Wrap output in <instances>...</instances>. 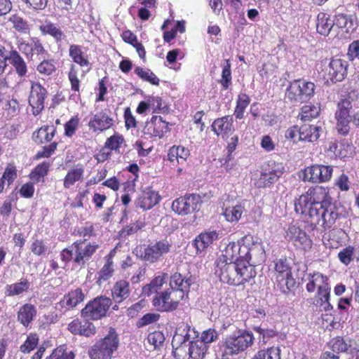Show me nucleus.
I'll return each instance as SVG.
<instances>
[{"label": "nucleus", "mask_w": 359, "mask_h": 359, "mask_svg": "<svg viewBox=\"0 0 359 359\" xmlns=\"http://www.w3.org/2000/svg\"><path fill=\"white\" fill-rule=\"evenodd\" d=\"M297 214L307 215L308 222L313 228L324 231L336 226L338 221L347 217V212L340 204L333 202L328 187L315 186L294 200Z\"/></svg>", "instance_id": "nucleus-1"}, {"label": "nucleus", "mask_w": 359, "mask_h": 359, "mask_svg": "<svg viewBox=\"0 0 359 359\" xmlns=\"http://www.w3.org/2000/svg\"><path fill=\"white\" fill-rule=\"evenodd\" d=\"M215 265L216 276L222 283L231 286L245 285L256 276L253 266L243 261L224 262L217 259Z\"/></svg>", "instance_id": "nucleus-2"}, {"label": "nucleus", "mask_w": 359, "mask_h": 359, "mask_svg": "<svg viewBox=\"0 0 359 359\" xmlns=\"http://www.w3.org/2000/svg\"><path fill=\"white\" fill-rule=\"evenodd\" d=\"M99 248L100 245L95 241L79 239L72 244L70 248H66L60 252L61 260L65 264L72 262L76 266L84 268Z\"/></svg>", "instance_id": "nucleus-3"}, {"label": "nucleus", "mask_w": 359, "mask_h": 359, "mask_svg": "<svg viewBox=\"0 0 359 359\" xmlns=\"http://www.w3.org/2000/svg\"><path fill=\"white\" fill-rule=\"evenodd\" d=\"M69 56L72 61L69 65L67 77L70 83L71 90L79 94L81 81L79 79V68L86 69V72L91 69L92 64L90 62L89 55L83 50V47L78 44H70L69 47Z\"/></svg>", "instance_id": "nucleus-4"}, {"label": "nucleus", "mask_w": 359, "mask_h": 359, "mask_svg": "<svg viewBox=\"0 0 359 359\" xmlns=\"http://www.w3.org/2000/svg\"><path fill=\"white\" fill-rule=\"evenodd\" d=\"M120 345L118 334L114 327L90 347L88 355L90 359H111Z\"/></svg>", "instance_id": "nucleus-5"}, {"label": "nucleus", "mask_w": 359, "mask_h": 359, "mask_svg": "<svg viewBox=\"0 0 359 359\" xmlns=\"http://www.w3.org/2000/svg\"><path fill=\"white\" fill-rule=\"evenodd\" d=\"M57 133V128L53 125H43L38 130L33 132L32 140L37 144L50 143L42 147V149L38 151L34 156L35 160H39L43 158H49L55 154L58 147V142H52Z\"/></svg>", "instance_id": "nucleus-6"}, {"label": "nucleus", "mask_w": 359, "mask_h": 359, "mask_svg": "<svg viewBox=\"0 0 359 359\" xmlns=\"http://www.w3.org/2000/svg\"><path fill=\"white\" fill-rule=\"evenodd\" d=\"M255 341L252 332L238 329L225 337L222 341V349L231 355H236L251 347Z\"/></svg>", "instance_id": "nucleus-7"}, {"label": "nucleus", "mask_w": 359, "mask_h": 359, "mask_svg": "<svg viewBox=\"0 0 359 359\" xmlns=\"http://www.w3.org/2000/svg\"><path fill=\"white\" fill-rule=\"evenodd\" d=\"M314 83L304 79H294L290 83L285 92L286 97L293 104L310 100L315 94Z\"/></svg>", "instance_id": "nucleus-8"}, {"label": "nucleus", "mask_w": 359, "mask_h": 359, "mask_svg": "<svg viewBox=\"0 0 359 359\" xmlns=\"http://www.w3.org/2000/svg\"><path fill=\"white\" fill-rule=\"evenodd\" d=\"M112 305L111 299L103 295L95 297L89 301L81 311V316L88 320H98L107 316Z\"/></svg>", "instance_id": "nucleus-9"}, {"label": "nucleus", "mask_w": 359, "mask_h": 359, "mask_svg": "<svg viewBox=\"0 0 359 359\" xmlns=\"http://www.w3.org/2000/svg\"><path fill=\"white\" fill-rule=\"evenodd\" d=\"M285 167L281 162L273 160L266 161L261 167L260 177L256 182L258 188H269L283 175Z\"/></svg>", "instance_id": "nucleus-10"}, {"label": "nucleus", "mask_w": 359, "mask_h": 359, "mask_svg": "<svg viewBox=\"0 0 359 359\" xmlns=\"http://www.w3.org/2000/svg\"><path fill=\"white\" fill-rule=\"evenodd\" d=\"M202 204V198L197 194H187L173 201L172 210L178 215H187L198 211Z\"/></svg>", "instance_id": "nucleus-11"}, {"label": "nucleus", "mask_w": 359, "mask_h": 359, "mask_svg": "<svg viewBox=\"0 0 359 359\" xmlns=\"http://www.w3.org/2000/svg\"><path fill=\"white\" fill-rule=\"evenodd\" d=\"M285 238L297 250L309 252L313 246V241L307 233L295 225L289 226Z\"/></svg>", "instance_id": "nucleus-12"}, {"label": "nucleus", "mask_w": 359, "mask_h": 359, "mask_svg": "<svg viewBox=\"0 0 359 359\" xmlns=\"http://www.w3.org/2000/svg\"><path fill=\"white\" fill-rule=\"evenodd\" d=\"M275 278L279 284L285 285L291 290L296 285L293 278L292 269L287 257H281L274 262Z\"/></svg>", "instance_id": "nucleus-13"}, {"label": "nucleus", "mask_w": 359, "mask_h": 359, "mask_svg": "<svg viewBox=\"0 0 359 359\" xmlns=\"http://www.w3.org/2000/svg\"><path fill=\"white\" fill-rule=\"evenodd\" d=\"M352 109L351 102L347 99L341 100L337 107L335 118L337 120L336 128L337 132L342 135H346L350 130V111Z\"/></svg>", "instance_id": "nucleus-14"}, {"label": "nucleus", "mask_w": 359, "mask_h": 359, "mask_svg": "<svg viewBox=\"0 0 359 359\" xmlns=\"http://www.w3.org/2000/svg\"><path fill=\"white\" fill-rule=\"evenodd\" d=\"M48 91L39 82L31 81L30 93L28 97L29 106L34 116L39 114L44 109Z\"/></svg>", "instance_id": "nucleus-15"}, {"label": "nucleus", "mask_w": 359, "mask_h": 359, "mask_svg": "<svg viewBox=\"0 0 359 359\" xmlns=\"http://www.w3.org/2000/svg\"><path fill=\"white\" fill-rule=\"evenodd\" d=\"M171 244L166 239H162L154 243L149 244L142 254V259L150 264H154L170 251Z\"/></svg>", "instance_id": "nucleus-16"}, {"label": "nucleus", "mask_w": 359, "mask_h": 359, "mask_svg": "<svg viewBox=\"0 0 359 359\" xmlns=\"http://www.w3.org/2000/svg\"><path fill=\"white\" fill-rule=\"evenodd\" d=\"M115 125V121L105 110H101L92 116L88 126L95 134L102 133Z\"/></svg>", "instance_id": "nucleus-17"}, {"label": "nucleus", "mask_w": 359, "mask_h": 359, "mask_svg": "<svg viewBox=\"0 0 359 359\" xmlns=\"http://www.w3.org/2000/svg\"><path fill=\"white\" fill-rule=\"evenodd\" d=\"M169 123L160 116H153L145 123L143 128L144 135L149 137L161 139L169 131Z\"/></svg>", "instance_id": "nucleus-18"}, {"label": "nucleus", "mask_w": 359, "mask_h": 359, "mask_svg": "<svg viewBox=\"0 0 359 359\" xmlns=\"http://www.w3.org/2000/svg\"><path fill=\"white\" fill-rule=\"evenodd\" d=\"M222 215L225 219L231 223L238 222L245 210V205L241 203L228 196L222 203Z\"/></svg>", "instance_id": "nucleus-19"}, {"label": "nucleus", "mask_w": 359, "mask_h": 359, "mask_svg": "<svg viewBox=\"0 0 359 359\" xmlns=\"http://www.w3.org/2000/svg\"><path fill=\"white\" fill-rule=\"evenodd\" d=\"M348 62L345 60L332 57L326 69L327 79L332 83L341 81L347 74Z\"/></svg>", "instance_id": "nucleus-20"}, {"label": "nucleus", "mask_w": 359, "mask_h": 359, "mask_svg": "<svg viewBox=\"0 0 359 359\" xmlns=\"http://www.w3.org/2000/svg\"><path fill=\"white\" fill-rule=\"evenodd\" d=\"M161 199V196L158 191L151 187H147L139 194L135 204L136 208L146 211L152 209L160 202Z\"/></svg>", "instance_id": "nucleus-21"}, {"label": "nucleus", "mask_w": 359, "mask_h": 359, "mask_svg": "<svg viewBox=\"0 0 359 359\" xmlns=\"http://www.w3.org/2000/svg\"><path fill=\"white\" fill-rule=\"evenodd\" d=\"M110 291L111 302L120 304L130 296V282L125 279H118L114 283Z\"/></svg>", "instance_id": "nucleus-22"}, {"label": "nucleus", "mask_w": 359, "mask_h": 359, "mask_svg": "<svg viewBox=\"0 0 359 359\" xmlns=\"http://www.w3.org/2000/svg\"><path fill=\"white\" fill-rule=\"evenodd\" d=\"M116 253V250L114 248L104 257V264L97 272V276L96 278V283L99 285L108 281L114 276L115 273V265L113 259Z\"/></svg>", "instance_id": "nucleus-23"}, {"label": "nucleus", "mask_w": 359, "mask_h": 359, "mask_svg": "<svg viewBox=\"0 0 359 359\" xmlns=\"http://www.w3.org/2000/svg\"><path fill=\"white\" fill-rule=\"evenodd\" d=\"M67 330L74 335L86 337L95 335L96 333L95 326L88 319L83 321L79 318L74 319L68 324Z\"/></svg>", "instance_id": "nucleus-24"}, {"label": "nucleus", "mask_w": 359, "mask_h": 359, "mask_svg": "<svg viewBox=\"0 0 359 359\" xmlns=\"http://www.w3.org/2000/svg\"><path fill=\"white\" fill-rule=\"evenodd\" d=\"M212 130L217 136L227 138L234 131L233 119L230 115H226L214 120L211 124Z\"/></svg>", "instance_id": "nucleus-25"}, {"label": "nucleus", "mask_w": 359, "mask_h": 359, "mask_svg": "<svg viewBox=\"0 0 359 359\" xmlns=\"http://www.w3.org/2000/svg\"><path fill=\"white\" fill-rule=\"evenodd\" d=\"M219 238V231L208 230L201 232L194 240V245L197 252H203Z\"/></svg>", "instance_id": "nucleus-26"}, {"label": "nucleus", "mask_w": 359, "mask_h": 359, "mask_svg": "<svg viewBox=\"0 0 359 359\" xmlns=\"http://www.w3.org/2000/svg\"><path fill=\"white\" fill-rule=\"evenodd\" d=\"M330 286L329 278L320 272H313L308 274V282L306 285V290L309 293H313L317 291Z\"/></svg>", "instance_id": "nucleus-27"}, {"label": "nucleus", "mask_w": 359, "mask_h": 359, "mask_svg": "<svg viewBox=\"0 0 359 359\" xmlns=\"http://www.w3.org/2000/svg\"><path fill=\"white\" fill-rule=\"evenodd\" d=\"M7 60L14 68L15 72L20 79L27 76L28 67L26 62L16 50H11L7 55Z\"/></svg>", "instance_id": "nucleus-28"}, {"label": "nucleus", "mask_w": 359, "mask_h": 359, "mask_svg": "<svg viewBox=\"0 0 359 359\" xmlns=\"http://www.w3.org/2000/svg\"><path fill=\"white\" fill-rule=\"evenodd\" d=\"M188 339L175 334L172 340V353L175 359H190Z\"/></svg>", "instance_id": "nucleus-29"}, {"label": "nucleus", "mask_w": 359, "mask_h": 359, "mask_svg": "<svg viewBox=\"0 0 359 359\" xmlns=\"http://www.w3.org/2000/svg\"><path fill=\"white\" fill-rule=\"evenodd\" d=\"M86 294L81 287H76L69 291L63 297L60 304H62L68 310L76 307L84 301Z\"/></svg>", "instance_id": "nucleus-30"}, {"label": "nucleus", "mask_w": 359, "mask_h": 359, "mask_svg": "<svg viewBox=\"0 0 359 359\" xmlns=\"http://www.w3.org/2000/svg\"><path fill=\"white\" fill-rule=\"evenodd\" d=\"M246 250L247 245L243 243H241L240 241L229 242L225 249L223 251V253L217 258L221 259L224 261V262H238L239 260V255L241 250Z\"/></svg>", "instance_id": "nucleus-31"}, {"label": "nucleus", "mask_w": 359, "mask_h": 359, "mask_svg": "<svg viewBox=\"0 0 359 359\" xmlns=\"http://www.w3.org/2000/svg\"><path fill=\"white\" fill-rule=\"evenodd\" d=\"M330 286L316 292L313 299V304L318 308L320 311H328L332 310L333 307L330 303Z\"/></svg>", "instance_id": "nucleus-32"}, {"label": "nucleus", "mask_w": 359, "mask_h": 359, "mask_svg": "<svg viewBox=\"0 0 359 359\" xmlns=\"http://www.w3.org/2000/svg\"><path fill=\"white\" fill-rule=\"evenodd\" d=\"M189 156V150L182 145H173L168 152V161L170 162L177 161L179 165H187V159Z\"/></svg>", "instance_id": "nucleus-33"}, {"label": "nucleus", "mask_w": 359, "mask_h": 359, "mask_svg": "<svg viewBox=\"0 0 359 359\" xmlns=\"http://www.w3.org/2000/svg\"><path fill=\"white\" fill-rule=\"evenodd\" d=\"M152 304L157 311L161 312L174 311L172 304L170 300V296L165 290L156 292L152 299Z\"/></svg>", "instance_id": "nucleus-34"}, {"label": "nucleus", "mask_w": 359, "mask_h": 359, "mask_svg": "<svg viewBox=\"0 0 359 359\" xmlns=\"http://www.w3.org/2000/svg\"><path fill=\"white\" fill-rule=\"evenodd\" d=\"M39 30L43 35L51 36L57 43L61 42L66 38L61 28L50 21H46L43 25H40Z\"/></svg>", "instance_id": "nucleus-35"}, {"label": "nucleus", "mask_w": 359, "mask_h": 359, "mask_svg": "<svg viewBox=\"0 0 359 359\" xmlns=\"http://www.w3.org/2000/svg\"><path fill=\"white\" fill-rule=\"evenodd\" d=\"M36 315V309L33 304H25L18 312V320L25 327H28Z\"/></svg>", "instance_id": "nucleus-36"}, {"label": "nucleus", "mask_w": 359, "mask_h": 359, "mask_svg": "<svg viewBox=\"0 0 359 359\" xmlns=\"http://www.w3.org/2000/svg\"><path fill=\"white\" fill-rule=\"evenodd\" d=\"M84 168L82 165L69 169L63 179V187L69 189L83 178Z\"/></svg>", "instance_id": "nucleus-37"}, {"label": "nucleus", "mask_w": 359, "mask_h": 359, "mask_svg": "<svg viewBox=\"0 0 359 359\" xmlns=\"http://www.w3.org/2000/svg\"><path fill=\"white\" fill-rule=\"evenodd\" d=\"M333 27L334 21L330 15L324 12L318 14L316 30L320 34L327 36Z\"/></svg>", "instance_id": "nucleus-38"}, {"label": "nucleus", "mask_w": 359, "mask_h": 359, "mask_svg": "<svg viewBox=\"0 0 359 359\" xmlns=\"http://www.w3.org/2000/svg\"><path fill=\"white\" fill-rule=\"evenodd\" d=\"M320 126L303 124L300 126V133L302 142H314L320 137Z\"/></svg>", "instance_id": "nucleus-39"}, {"label": "nucleus", "mask_w": 359, "mask_h": 359, "mask_svg": "<svg viewBox=\"0 0 359 359\" xmlns=\"http://www.w3.org/2000/svg\"><path fill=\"white\" fill-rule=\"evenodd\" d=\"M51 163L44 161L38 164L30 172L29 178L35 184L44 182L45 177L48 174Z\"/></svg>", "instance_id": "nucleus-40"}, {"label": "nucleus", "mask_w": 359, "mask_h": 359, "mask_svg": "<svg viewBox=\"0 0 359 359\" xmlns=\"http://www.w3.org/2000/svg\"><path fill=\"white\" fill-rule=\"evenodd\" d=\"M29 287L30 283L27 279H21L20 282L6 285L5 287V294L8 297L18 296L27 292Z\"/></svg>", "instance_id": "nucleus-41"}, {"label": "nucleus", "mask_w": 359, "mask_h": 359, "mask_svg": "<svg viewBox=\"0 0 359 359\" xmlns=\"http://www.w3.org/2000/svg\"><path fill=\"white\" fill-rule=\"evenodd\" d=\"M250 97L245 93H240L236 99L233 115L236 119H243L246 108L250 103Z\"/></svg>", "instance_id": "nucleus-42"}, {"label": "nucleus", "mask_w": 359, "mask_h": 359, "mask_svg": "<svg viewBox=\"0 0 359 359\" xmlns=\"http://www.w3.org/2000/svg\"><path fill=\"white\" fill-rule=\"evenodd\" d=\"M320 114V107L312 104L303 106L298 115L299 118L304 121H311L318 118Z\"/></svg>", "instance_id": "nucleus-43"}, {"label": "nucleus", "mask_w": 359, "mask_h": 359, "mask_svg": "<svg viewBox=\"0 0 359 359\" xmlns=\"http://www.w3.org/2000/svg\"><path fill=\"white\" fill-rule=\"evenodd\" d=\"M168 278V273H161L160 275L156 276L151 280L149 284L143 287V292L145 295L150 296L151 294L158 292V290L161 288Z\"/></svg>", "instance_id": "nucleus-44"}, {"label": "nucleus", "mask_w": 359, "mask_h": 359, "mask_svg": "<svg viewBox=\"0 0 359 359\" xmlns=\"http://www.w3.org/2000/svg\"><path fill=\"white\" fill-rule=\"evenodd\" d=\"M328 151L336 158H344L351 153V147L343 142L334 141L330 142Z\"/></svg>", "instance_id": "nucleus-45"}, {"label": "nucleus", "mask_w": 359, "mask_h": 359, "mask_svg": "<svg viewBox=\"0 0 359 359\" xmlns=\"http://www.w3.org/2000/svg\"><path fill=\"white\" fill-rule=\"evenodd\" d=\"M190 359H203L208 350L207 345L196 339L189 342Z\"/></svg>", "instance_id": "nucleus-46"}, {"label": "nucleus", "mask_w": 359, "mask_h": 359, "mask_svg": "<svg viewBox=\"0 0 359 359\" xmlns=\"http://www.w3.org/2000/svg\"><path fill=\"white\" fill-rule=\"evenodd\" d=\"M169 285L170 288L189 293L191 283L190 280L183 278L181 273H175L170 276Z\"/></svg>", "instance_id": "nucleus-47"}, {"label": "nucleus", "mask_w": 359, "mask_h": 359, "mask_svg": "<svg viewBox=\"0 0 359 359\" xmlns=\"http://www.w3.org/2000/svg\"><path fill=\"white\" fill-rule=\"evenodd\" d=\"M222 67V71L219 83L221 85L222 90H227L232 84L231 64L230 60L228 59L224 60Z\"/></svg>", "instance_id": "nucleus-48"}, {"label": "nucleus", "mask_w": 359, "mask_h": 359, "mask_svg": "<svg viewBox=\"0 0 359 359\" xmlns=\"http://www.w3.org/2000/svg\"><path fill=\"white\" fill-rule=\"evenodd\" d=\"M125 143L126 140L123 135L117 132L107 137L104 142L107 147L116 154L121 153V148Z\"/></svg>", "instance_id": "nucleus-49"}, {"label": "nucleus", "mask_w": 359, "mask_h": 359, "mask_svg": "<svg viewBox=\"0 0 359 359\" xmlns=\"http://www.w3.org/2000/svg\"><path fill=\"white\" fill-rule=\"evenodd\" d=\"M135 73L143 81H147L152 85H159V79L153 72L149 69H144L141 67H137L135 69Z\"/></svg>", "instance_id": "nucleus-50"}, {"label": "nucleus", "mask_w": 359, "mask_h": 359, "mask_svg": "<svg viewBox=\"0 0 359 359\" xmlns=\"http://www.w3.org/2000/svg\"><path fill=\"white\" fill-rule=\"evenodd\" d=\"M9 22L13 25V27L18 32L22 34H29L30 27L28 22L18 15H13L9 18Z\"/></svg>", "instance_id": "nucleus-51"}, {"label": "nucleus", "mask_w": 359, "mask_h": 359, "mask_svg": "<svg viewBox=\"0 0 359 359\" xmlns=\"http://www.w3.org/2000/svg\"><path fill=\"white\" fill-rule=\"evenodd\" d=\"M167 294L170 296V302L172 304L173 310L175 311L178 309L180 302L185 297H188L187 292L181 291L180 290H175L173 288H168L165 290Z\"/></svg>", "instance_id": "nucleus-52"}, {"label": "nucleus", "mask_w": 359, "mask_h": 359, "mask_svg": "<svg viewBox=\"0 0 359 359\" xmlns=\"http://www.w3.org/2000/svg\"><path fill=\"white\" fill-rule=\"evenodd\" d=\"M257 251H260L262 255L264 254L263 249L258 248L257 247L248 248L247 245L246 250L242 249L240 250L239 260L245 262L247 264H251L250 263L255 264L256 260L254 259V256Z\"/></svg>", "instance_id": "nucleus-53"}, {"label": "nucleus", "mask_w": 359, "mask_h": 359, "mask_svg": "<svg viewBox=\"0 0 359 359\" xmlns=\"http://www.w3.org/2000/svg\"><path fill=\"white\" fill-rule=\"evenodd\" d=\"M150 109L152 113H167L168 111V107L163 101L162 98L159 96H150L148 98Z\"/></svg>", "instance_id": "nucleus-54"}, {"label": "nucleus", "mask_w": 359, "mask_h": 359, "mask_svg": "<svg viewBox=\"0 0 359 359\" xmlns=\"http://www.w3.org/2000/svg\"><path fill=\"white\" fill-rule=\"evenodd\" d=\"M80 118L78 115L73 116L64 124V136L72 138L79 128Z\"/></svg>", "instance_id": "nucleus-55"}, {"label": "nucleus", "mask_w": 359, "mask_h": 359, "mask_svg": "<svg viewBox=\"0 0 359 359\" xmlns=\"http://www.w3.org/2000/svg\"><path fill=\"white\" fill-rule=\"evenodd\" d=\"M318 165L314 164L306 167L302 171V180L315 184H318Z\"/></svg>", "instance_id": "nucleus-56"}, {"label": "nucleus", "mask_w": 359, "mask_h": 359, "mask_svg": "<svg viewBox=\"0 0 359 359\" xmlns=\"http://www.w3.org/2000/svg\"><path fill=\"white\" fill-rule=\"evenodd\" d=\"M355 247L347 245L341 249L338 253L339 260L346 266L350 264L354 259Z\"/></svg>", "instance_id": "nucleus-57"}, {"label": "nucleus", "mask_w": 359, "mask_h": 359, "mask_svg": "<svg viewBox=\"0 0 359 359\" xmlns=\"http://www.w3.org/2000/svg\"><path fill=\"white\" fill-rule=\"evenodd\" d=\"M280 352L278 347L272 346L259 351L252 359H280Z\"/></svg>", "instance_id": "nucleus-58"}, {"label": "nucleus", "mask_w": 359, "mask_h": 359, "mask_svg": "<svg viewBox=\"0 0 359 359\" xmlns=\"http://www.w3.org/2000/svg\"><path fill=\"white\" fill-rule=\"evenodd\" d=\"M56 70L55 60H43L37 66L36 71L41 75L49 76Z\"/></svg>", "instance_id": "nucleus-59"}, {"label": "nucleus", "mask_w": 359, "mask_h": 359, "mask_svg": "<svg viewBox=\"0 0 359 359\" xmlns=\"http://www.w3.org/2000/svg\"><path fill=\"white\" fill-rule=\"evenodd\" d=\"M39 336L36 333L29 334L25 341L20 346V351L24 353H29L34 350L39 344Z\"/></svg>", "instance_id": "nucleus-60"}, {"label": "nucleus", "mask_w": 359, "mask_h": 359, "mask_svg": "<svg viewBox=\"0 0 359 359\" xmlns=\"http://www.w3.org/2000/svg\"><path fill=\"white\" fill-rule=\"evenodd\" d=\"M73 351H67L62 346L55 348L51 354L45 359H74Z\"/></svg>", "instance_id": "nucleus-61"}, {"label": "nucleus", "mask_w": 359, "mask_h": 359, "mask_svg": "<svg viewBox=\"0 0 359 359\" xmlns=\"http://www.w3.org/2000/svg\"><path fill=\"white\" fill-rule=\"evenodd\" d=\"M74 234L79 237H83V238L94 236H95L94 225L87 222L84 226L75 229Z\"/></svg>", "instance_id": "nucleus-62"}, {"label": "nucleus", "mask_w": 359, "mask_h": 359, "mask_svg": "<svg viewBox=\"0 0 359 359\" xmlns=\"http://www.w3.org/2000/svg\"><path fill=\"white\" fill-rule=\"evenodd\" d=\"M333 168L330 165H318V184L329 182L332 176Z\"/></svg>", "instance_id": "nucleus-63"}, {"label": "nucleus", "mask_w": 359, "mask_h": 359, "mask_svg": "<svg viewBox=\"0 0 359 359\" xmlns=\"http://www.w3.org/2000/svg\"><path fill=\"white\" fill-rule=\"evenodd\" d=\"M300 126L297 125L292 126L288 128L285 133V137L294 143H297L298 142L302 141V137L300 133Z\"/></svg>", "instance_id": "nucleus-64"}]
</instances>
